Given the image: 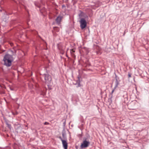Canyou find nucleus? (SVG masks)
I'll use <instances>...</instances> for the list:
<instances>
[{"label":"nucleus","mask_w":149,"mask_h":149,"mask_svg":"<svg viewBox=\"0 0 149 149\" xmlns=\"http://www.w3.org/2000/svg\"><path fill=\"white\" fill-rule=\"evenodd\" d=\"M3 60L5 65L7 67H10L12 65L13 58L12 55L6 54L4 56Z\"/></svg>","instance_id":"nucleus-1"},{"label":"nucleus","mask_w":149,"mask_h":149,"mask_svg":"<svg viewBox=\"0 0 149 149\" xmlns=\"http://www.w3.org/2000/svg\"><path fill=\"white\" fill-rule=\"evenodd\" d=\"M90 143L89 141L86 140L84 141L81 145V148H86L88 147Z\"/></svg>","instance_id":"nucleus-2"},{"label":"nucleus","mask_w":149,"mask_h":149,"mask_svg":"<svg viewBox=\"0 0 149 149\" xmlns=\"http://www.w3.org/2000/svg\"><path fill=\"white\" fill-rule=\"evenodd\" d=\"M45 79L46 83L48 84L50 83L52 80L51 76L48 74H45Z\"/></svg>","instance_id":"nucleus-3"},{"label":"nucleus","mask_w":149,"mask_h":149,"mask_svg":"<svg viewBox=\"0 0 149 149\" xmlns=\"http://www.w3.org/2000/svg\"><path fill=\"white\" fill-rule=\"evenodd\" d=\"M80 26L81 29H84L86 26V23L84 19H81L80 21Z\"/></svg>","instance_id":"nucleus-4"},{"label":"nucleus","mask_w":149,"mask_h":149,"mask_svg":"<svg viewBox=\"0 0 149 149\" xmlns=\"http://www.w3.org/2000/svg\"><path fill=\"white\" fill-rule=\"evenodd\" d=\"M63 18V17L61 16H58L56 19L55 21L58 24H59L61 23V22Z\"/></svg>","instance_id":"nucleus-5"},{"label":"nucleus","mask_w":149,"mask_h":149,"mask_svg":"<svg viewBox=\"0 0 149 149\" xmlns=\"http://www.w3.org/2000/svg\"><path fill=\"white\" fill-rule=\"evenodd\" d=\"M62 143L64 149H67L68 145L66 141L65 140H62Z\"/></svg>","instance_id":"nucleus-6"},{"label":"nucleus","mask_w":149,"mask_h":149,"mask_svg":"<svg viewBox=\"0 0 149 149\" xmlns=\"http://www.w3.org/2000/svg\"><path fill=\"white\" fill-rule=\"evenodd\" d=\"M66 131L65 130H63L62 132V136L64 139L66 138Z\"/></svg>","instance_id":"nucleus-7"},{"label":"nucleus","mask_w":149,"mask_h":149,"mask_svg":"<svg viewBox=\"0 0 149 149\" xmlns=\"http://www.w3.org/2000/svg\"><path fill=\"white\" fill-rule=\"evenodd\" d=\"M80 77H78V79L77 80V83L75 84L77 85V87H78L80 86Z\"/></svg>","instance_id":"nucleus-8"},{"label":"nucleus","mask_w":149,"mask_h":149,"mask_svg":"<svg viewBox=\"0 0 149 149\" xmlns=\"http://www.w3.org/2000/svg\"><path fill=\"white\" fill-rule=\"evenodd\" d=\"M74 50L73 49H71L70 50V54L73 57V58H74Z\"/></svg>","instance_id":"nucleus-9"},{"label":"nucleus","mask_w":149,"mask_h":149,"mask_svg":"<svg viewBox=\"0 0 149 149\" xmlns=\"http://www.w3.org/2000/svg\"><path fill=\"white\" fill-rule=\"evenodd\" d=\"M35 6L38 8H40V4L37 2H35Z\"/></svg>","instance_id":"nucleus-10"},{"label":"nucleus","mask_w":149,"mask_h":149,"mask_svg":"<svg viewBox=\"0 0 149 149\" xmlns=\"http://www.w3.org/2000/svg\"><path fill=\"white\" fill-rule=\"evenodd\" d=\"M6 124L7 125L8 127L10 129H11V125L8 123L7 122L6 123Z\"/></svg>","instance_id":"nucleus-11"},{"label":"nucleus","mask_w":149,"mask_h":149,"mask_svg":"<svg viewBox=\"0 0 149 149\" xmlns=\"http://www.w3.org/2000/svg\"><path fill=\"white\" fill-rule=\"evenodd\" d=\"M66 6L64 5H62V8L64 9L65 11H66V9L65 8Z\"/></svg>","instance_id":"nucleus-12"},{"label":"nucleus","mask_w":149,"mask_h":149,"mask_svg":"<svg viewBox=\"0 0 149 149\" xmlns=\"http://www.w3.org/2000/svg\"><path fill=\"white\" fill-rule=\"evenodd\" d=\"M60 53L61 54H63L64 53V49H62V50H61V51H60Z\"/></svg>","instance_id":"nucleus-13"},{"label":"nucleus","mask_w":149,"mask_h":149,"mask_svg":"<svg viewBox=\"0 0 149 149\" xmlns=\"http://www.w3.org/2000/svg\"><path fill=\"white\" fill-rule=\"evenodd\" d=\"M44 124L45 125H48L49 124V123L47 122H45L44 123Z\"/></svg>","instance_id":"nucleus-14"},{"label":"nucleus","mask_w":149,"mask_h":149,"mask_svg":"<svg viewBox=\"0 0 149 149\" xmlns=\"http://www.w3.org/2000/svg\"><path fill=\"white\" fill-rule=\"evenodd\" d=\"M58 48H59V50H60V51H61V50H62V49H63V48H62L61 47H60V46H59L58 47Z\"/></svg>","instance_id":"nucleus-15"},{"label":"nucleus","mask_w":149,"mask_h":149,"mask_svg":"<svg viewBox=\"0 0 149 149\" xmlns=\"http://www.w3.org/2000/svg\"><path fill=\"white\" fill-rule=\"evenodd\" d=\"M59 138L61 140V141H62V140H63V139H62V138H61V136H60L59 137Z\"/></svg>","instance_id":"nucleus-16"},{"label":"nucleus","mask_w":149,"mask_h":149,"mask_svg":"<svg viewBox=\"0 0 149 149\" xmlns=\"http://www.w3.org/2000/svg\"><path fill=\"white\" fill-rule=\"evenodd\" d=\"M53 28L54 30H55L56 29H58V27H54Z\"/></svg>","instance_id":"nucleus-17"},{"label":"nucleus","mask_w":149,"mask_h":149,"mask_svg":"<svg viewBox=\"0 0 149 149\" xmlns=\"http://www.w3.org/2000/svg\"><path fill=\"white\" fill-rule=\"evenodd\" d=\"M114 90L113 89V90L112 91V92H111V94H113V92H114Z\"/></svg>","instance_id":"nucleus-18"},{"label":"nucleus","mask_w":149,"mask_h":149,"mask_svg":"<svg viewBox=\"0 0 149 149\" xmlns=\"http://www.w3.org/2000/svg\"><path fill=\"white\" fill-rule=\"evenodd\" d=\"M128 76H129V77H131V75H130V74H128Z\"/></svg>","instance_id":"nucleus-19"}]
</instances>
